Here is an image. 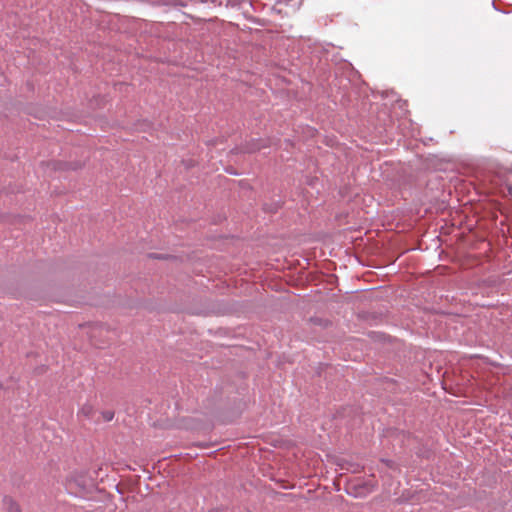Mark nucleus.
Here are the masks:
<instances>
[{"label": "nucleus", "mask_w": 512, "mask_h": 512, "mask_svg": "<svg viewBox=\"0 0 512 512\" xmlns=\"http://www.w3.org/2000/svg\"><path fill=\"white\" fill-rule=\"evenodd\" d=\"M508 190H509V193L512 195V185L509 186Z\"/></svg>", "instance_id": "423d86ee"}, {"label": "nucleus", "mask_w": 512, "mask_h": 512, "mask_svg": "<svg viewBox=\"0 0 512 512\" xmlns=\"http://www.w3.org/2000/svg\"><path fill=\"white\" fill-rule=\"evenodd\" d=\"M260 149H261V146L257 145L255 147H251L248 151L249 152H255V151L260 150Z\"/></svg>", "instance_id": "39448f33"}, {"label": "nucleus", "mask_w": 512, "mask_h": 512, "mask_svg": "<svg viewBox=\"0 0 512 512\" xmlns=\"http://www.w3.org/2000/svg\"><path fill=\"white\" fill-rule=\"evenodd\" d=\"M3 504H4V507L5 509L8 511V512H20V506L18 505V503L12 499L11 497H5L3 499Z\"/></svg>", "instance_id": "7ed1b4c3"}, {"label": "nucleus", "mask_w": 512, "mask_h": 512, "mask_svg": "<svg viewBox=\"0 0 512 512\" xmlns=\"http://www.w3.org/2000/svg\"><path fill=\"white\" fill-rule=\"evenodd\" d=\"M95 413V409L92 404L85 403L81 406L78 411V417H82L85 419H91Z\"/></svg>", "instance_id": "f03ea898"}, {"label": "nucleus", "mask_w": 512, "mask_h": 512, "mask_svg": "<svg viewBox=\"0 0 512 512\" xmlns=\"http://www.w3.org/2000/svg\"><path fill=\"white\" fill-rule=\"evenodd\" d=\"M104 421L109 422L114 418V412L111 410L103 411L101 413Z\"/></svg>", "instance_id": "20e7f679"}, {"label": "nucleus", "mask_w": 512, "mask_h": 512, "mask_svg": "<svg viewBox=\"0 0 512 512\" xmlns=\"http://www.w3.org/2000/svg\"><path fill=\"white\" fill-rule=\"evenodd\" d=\"M54 170H77L83 166V163H61V162H52Z\"/></svg>", "instance_id": "f257e3e1"}]
</instances>
